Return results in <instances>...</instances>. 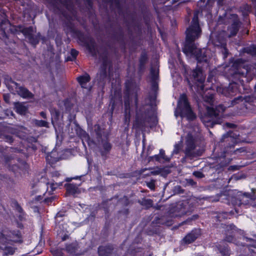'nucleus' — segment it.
Segmentation results:
<instances>
[{
    "label": "nucleus",
    "instance_id": "f257e3e1",
    "mask_svg": "<svg viewBox=\"0 0 256 256\" xmlns=\"http://www.w3.org/2000/svg\"><path fill=\"white\" fill-rule=\"evenodd\" d=\"M62 14L68 20L64 22V27L71 33L72 36L76 38L80 45L86 47L92 56H96L98 50L94 40L90 36L86 34L83 32L76 28L74 24L72 21V16L66 12H63Z\"/></svg>",
    "mask_w": 256,
    "mask_h": 256
},
{
    "label": "nucleus",
    "instance_id": "f03ea898",
    "mask_svg": "<svg viewBox=\"0 0 256 256\" xmlns=\"http://www.w3.org/2000/svg\"><path fill=\"white\" fill-rule=\"evenodd\" d=\"M240 134L238 131L230 130L223 134L220 144L224 146L222 158H226L229 154H237L245 151L244 148L234 149L235 145L240 140Z\"/></svg>",
    "mask_w": 256,
    "mask_h": 256
},
{
    "label": "nucleus",
    "instance_id": "7ed1b4c3",
    "mask_svg": "<svg viewBox=\"0 0 256 256\" xmlns=\"http://www.w3.org/2000/svg\"><path fill=\"white\" fill-rule=\"evenodd\" d=\"M196 40L185 38L182 52L187 56L194 58L198 63H208L209 58L205 52L198 48Z\"/></svg>",
    "mask_w": 256,
    "mask_h": 256
},
{
    "label": "nucleus",
    "instance_id": "20e7f679",
    "mask_svg": "<svg viewBox=\"0 0 256 256\" xmlns=\"http://www.w3.org/2000/svg\"><path fill=\"white\" fill-rule=\"evenodd\" d=\"M218 22L219 24L221 22L226 24L228 22L229 24L225 32L226 35L228 38L236 36L242 24L238 15L236 14H230L226 21V18L223 19L220 16L218 18Z\"/></svg>",
    "mask_w": 256,
    "mask_h": 256
},
{
    "label": "nucleus",
    "instance_id": "39448f33",
    "mask_svg": "<svg viewBox=\"0 0 256 256\" xmlns=\"http://www.w3.org/2000/svg\"><path fill=\"white\" fill-rule=\"evenodd\" d=\"M177 108L178 114L182 118L186 117L188 120L192 121L196 118V114L192 110L187 96L185 94L180 95L178 102Z\"/></svg>",
    "mask_w": 256,
    "mask_h": 256
},
{
    "label": "nucleus",
    "instance_id": "423d86ee",
    "mask_svg": "<svg viewBox=\"0 0 256 256\" xmlns=\"http://www.w3.org/2000/svg\"><path fill=\"white\" fill-rule=\"evenodd\" d=\"M202 33V30L200 26L198 16L197 14H194L190 25L185 32V38L196 40L200 37Z\"/></svg>",
    "mask_w": 256,
    "mask_h": 256
},
{
    "label": "nucleus",
    "instance_id": "0eeeda50",
    "mask_svg": "<svg viewBox=\"0 0 256 256\" xmlns=\"http://www.w3.org/2000/svg\"><path fill=\"white\" fill-rule=\"evenodd\" d=\"M256 190L252 189L251 192H238L236 194L238 205H248L256 200Z\"/></svg>",
    "mask_w": 256,
    "mask_h": 256
},
{
    "label": "nucleus",
    "instance_id": "6e6552de",
    "mask_svg": "<svg viewBox=\"0 0 256 256\" xmlns=\"http://www.w3.org/2000/svg\"><path fill=\"white\" fill-rule=\"evenodd\" d=\"M150 118V116L146 118V112H142L141 108H139L136 111V118L134 122V128L136 130H144L146 128V123H149Z\"/></svg>",
    "mask_w": 256,
    "mask_h": 256
},
{
    "label": "nucleus",
    "instance_id": "1a4fd4ad",
    "mask_svg": "<svg viewBox=\"0 0 256 256\" xmlns=\"http://www.w3.org/2000/svg\"><path fill=\"white\" fill-rule=\"evenodd\" d=\"M30 166L25 161L20 158L18 160L17 163L9 166V170L12 172L16 176L24 175L28 174Z\"/></svg>",
    "mask_w": 256,
    "mask_h": 256
},
{
    "label": "nucleus",
    "instance_id": "9d476101",
    "mask_svg": "<svg viewBox=\"0 0 256 256\" xmlns=\"http://www.w3.org/2000/svg\"><path fill=\"white\" fill-rule=\"evenodd\" d=\"M226 106L222 104H220L215 108L208 106L206 108V114L210 118H216V120L212 122V124H217L220 123V114H222L226 109Z\"/></svg>",
    "mask_w": 256,
    "mask_h": 256
},
{
    "label": "nucleus",
    "instance_id": "9b49d317",
    "mask_svg": "<svg viewBox=\"0 0 256 256\" xmlns=\"http://www.w3.org/2000/svg\"><path fill=\"white\" fill-rule=\"evenodd\" d=\"M12 34L14 35L22 34L23 35L28 38L34 32V30L32 26L25 27L22 25L12 26L10 28Z\"/></svg>",
    "mask_w": 256,
    "mask_h": 256
},
{
    "label": "nucleus",
    "instance_id": "f8f14e48",
    "mask_svg": "<svg viewBox=\"0 0 256 256\" xmlns=\"http://www.w3.org/2000/svg\"><path fill=\"white\" fill-rule=\"evenodd\" d=\"M98 256H116L117 250L114 244H107L100 246L98 248Z\"/></svg>",
    "mask_w": 256,
    "mask_h": 256
},
{
    "label": "nucleus",
    "instance_id": "ddd939ff",
    "mask_svg": "<svg viewBox=\"0 0 256 256\" xmlns=\"http://www.w3.org/2000/svg\"><path fill=\"white\" fill-rule=\"evenodd\" d=\"M238 90V84L235 82L230 83L228 86H221L217 88L218 92L226 97H231L234 96Z\"/></svg>",
    "mask_w": 256,
    "mask_h": 256
},
{
    "label": "nucleus",
    "instance_id": "4468645a",
    "mask_svg": "<svg viewBox=\"0 0 256 256\" xmlns=\"http://www.w3.org/2000/svg\"><path fill=\"white\" fill-rule=\"evenodd\" d=\"M98 142L100 144L98 148L100 155L102 158H106L112 149V144L110 143L109 138L102 139Z\"/></svg>",
    "mask_w": 256,
    "mask_h": 256
},
{
    "label": "nucleus",
    "instance_id": "2eb2a0df",
    "mask_svg": "<svg viewBox=\"0 0 256 256\" xmlns=\"http://www.w3.org/2000/svg\"><path fill=\"white\" fill-rule=\"evenodd\" d=\"M196 147L195 140L192 136H189L186 140L185 154L187 157L194 158L200 154L194 152Z\"/></svg>",
    "mask_w": 256,
    "mask_h": 256
},
{
    "label": "nucleus",
    "instance_id": "dca6fc26",
    "mask_svg": "<svg viewBox=\"0 0 256 256\" xmlns=\"http://www.w3.org/2000/svg\"><path fill=\"white\" fill-rule=\"evenodd\" d=\"M10 24V22L6 18H4L0 22V33L2 34V39L6 45L13 42V40L9 38V36L6 32L7 26Z\"/></svg>",
    "mask_w": 256,
    "mask_h": 256
},
{
    "label": "nucleus",
    "instance_id": "f3484780",
    "mask_svg": "<svg viewBox=\"0 0 256 256\" xmlns=\"http://www.w3.org/2000/svg\"><path fill=\"white\" fill-rule=\"evenodd\" d=\"M148 62V52L144 50H142L138 58V73L142 75L144 72L146 68V64Z\"/></svg>",
    "mask_w": 256,
    "mask_h": 256
},
{
    "label": "nucleus",
    "instance_id": "a211bd4d",
    "mask_svg": "<svg viewBox=\"0 0 256 256\" xmlns=\"http://www.w3.org/2000/svg\"><path fill=\"white\" fill-rule=\"evenodd\" d=\"M201 234V229L194 228L183 238V242L187 244H192L200 236Z\"/></svg>",
    "mask_w": 256,
    "mask_h": 256
},
{
    "label": "nucleus",
    "instance_id": "6ab92c4d",
    "mask_svg": "<svg viewBox=\"0 0 256 256\" xmlns=\"http://www.w3.org/2000/svg\"><path fill=\"white\" fill-rule=\"evenodd\" d=\"M188 204L186 200L178 202L174 208V212L178 213L176 216H181L186 214L189 212Z\"/></svg>",
    "mask_w": 256,
    "mask_h": 256
},
{
    "label": "nucleus",
    "instance_id": "aec40b11",
    "mask_svg": "<svg viewBox=\"0 0 256 256\" xmlns=\"http://www.w3.org/2000/svg\"><path fill=\"white\" fill-rule=\"evenodd\" d=\"M94 128L98 142H100V140L103 139L102 136H104V138H109V132H106L104 128L102 127L100 124H94Z\"/></svg>",
    "mask_w": 256,
    "mask_h": 256
},
{
    "label": "nucleus",
    "instance_id": "412c9836",
    "mask_svg": "<svg viewBox=\"0 0 256 256\" xmlns=\"http://www.w3.org/2000/svg\"><path fill=\"white\" fill-rule=\"evenodd\" d=\"M118 32H114L112 35V38L118 42L122 46L125 48L124 34L122 28L119 26Z\"/></svg>",
    "mask_w": 256,
    "mask_h": 256
},
{
    "label": "nucleus",
    "instance_id": "4be33fe9",
    "mask_svg": "<svg viewBox=\"0 0 256 256\" xmlns=\"http://www.w3.org/2000/svg\"><path fill=\"white\" fill-rule=\"evenodd\" d=\"M198 10L200 12H204L206 14H210L211 12L212 6L210 4L209 0L206 2V0H200L198 2Z\"/></svg>",
    "mask_w": 256,
    "mask_h": 256
},
{
    "label": "nucleus",
    "instance_id": "5701e85b",
    "mask_svg": "<svg viewBox=\"0 0 256 256\" xmlns=\"http://www.w3.org/2000/svg\"><path fill=\"white\" fill-rule=\"evenodd\" d=\"M8 240L14 242L22 243V238L21 232L18 230L10 231L8 234Z\"/></svg>",
    "mask_w": 256,
    "mask_h": 256
},
{
    "label": "nucleus",
    "instance_id": "b1692460",
    "mask_svg": "<svg viewBox=\"0 0 256 256\" xmlns=\"http://www.w3.org/2000/svg\"><path fill=\"white\" fill-rule=\"evenodd\" d=\"M118 102H122V97L120 90H116L114 91V95L112 96L110 100V104H111V110L112 112L115 108Z\"/></svg>",
    "mask_w": 256,
    "mask_h": 256
},
{
    "label": "nucleus",
    "instance_id": "393cba45",
    "mask_svg": "<svg viewBox=\"0 0 256 256\" xmlns=\"http://www.w3.org/2000/svg\"><path fill=\"white\" fill-rule=\"evenodd\" d=\"M76 80L82 88H86V84L90 81L91 78L88 73L85 72L84 74L78 76Z\"/></svg>",
    "mask_w": 256,
    "mask_h": 256
},
{
    "label": "nucleus",
    "instance_id": "a878e982",
    "mask_svg": "<svg viewBox=\"0 0 256 256\" xmlns=\"http://www.w3.org/2000/svg\"><path fill=\"white\" fill-rule=\"evenodd\" d=\"M79 248L78 244L76 242L67 244L66 246V251L70 254L76 256L80 255V254L77 252Z\"/></svg>",
    "mask_w": 256,
    "mask_h": 256
},
{
    "label": "nucleus",
    "instance_id": "bb28decb",
    "mask_svg": "<svg viewBox=\"0 0 256 256\" xmlns=\"http://www.w3.org/2000/svg\"><path fill=\"white\" fill-rule=\"evenodd\" d=\"M11 206L18 212L20 214V216H18L19 219L20 220H22L25 215V212L22 207L18 204V202L16 200H12Z\"/></svg>",
    "mask_w": 256,
    "mask_h": 256
},
{
    "label": "nucleus",
    "instance_id": "cd10ccee",
    "mask_svg": "<svg viewBox=\"0 0 256 256\" xmlns=\"http://www.w3.org/2000/svg\"><path fill=\"white\" fill-rule=\"evenodd\" d=\"M192 76L194 80L202 84L204 82V78L202 75V70L200 68H196L192 72Z\"/></svg>",
    "mask_w": 256,
    "mask_h": 256
},
{
    "label": "nucleus",
    "instance_id": "c85d7f7f",
    "mask_svg": "<svg viewBox=\"0 0 256 256\" xmlns=\"http://www.w3.org/2000/svg\"><path fill=\"white\" fill-rule=\"evenodd\" d=\"M76 132L82 140H84L88 143V141L90 140L89 134L79 126H78L76 128Z\"/></svg>",
    "mask_w": 256,
    "mask_h": 256
},
{
    "label": "nucleus",
    "instance_id": "c756f323",
    "mask_svg": "<svg viewBox=\"0 0 256 256\" xmlns=\"http://www.w3.org/2000/svg\"><path fill=\"white\" fill-rule=\"evenodd\" d=\"M66 192L68 194L74 195L78 192V186L76 184L66 183L64 184Z\"/></svg>",
    "mask_w": 256,
    "mask_h": 256
},
{
    "label": "nucleus",
    "instance_id": "7c9ffc66",
    "mask_svg": "<svg viewBox=\"0 0 256 256\" xmlns=\"http://www.w3.org/2000/svg\"><path fill=\"white\" fill-rule=\"evenodd\" d=\"M138 202L142 206L144 207V209L148 210L153 206L154 202L152 199L142 198V200H138Z\"/></svg>",
    "mask_w": 256,
    "mask_h": 256
},
{
    "label": "nucleus",
    "instance_id": "2f4dec72",
    "mask_svg": "<svg viewBox=\"0 0 256 256\" xmlns=\"http://www.w3.org/2000/svg\"><path fill=\"white\" fill-rule=\"evenodd\" d=\"M41 34L38 32L36 35L34 33L28 38V42L34 47H36L38 44L40 39Z\"/></svg>",
    "mask_w": 256,
    "mask_h": 256
},
{
    "label": "nucleus",
    "instance_id": "473e14b6",
    "mask_svg": "<svg viewBox=\"0 0 256 256\" xmlns=\"http://www.w3.org/2000/svg\"><path fill=\"white\" fill-rule=\"evenodd\" d=\"M16 112L21 115L25 114L28 110L27 106L21 102H16L14 104Z\"/></svg>",
    "mask_w": 256,
    "mask_h": 256
},
{
    "label": "nucleus",
    "instance_id": "72a5a7b5",
    "mask_svg": "<svg viewBox=\"0 0 256 256\" xmlns=\"http://www.w3.org/2000/svg\"><path fill=\"white\" fill-rule=\"evenodd\" d=\"M134 82L132 80H128L124 83V94L127 97H130Z\"/></svg>",
    "mask_w": 256,
    "mask_h": 256
},
{
    "label": "nucleus",
    "instance_id": "f704fd0d",
    "mask_svg": "<svg viewBox=\"0 0 256 256\" xmlns=\"http://www.w3.org/2000/svg\"><path fill=\"white\" fill-rule=\"evenodd\" d=\"M242 52L252 56H256V44H251L250 46L244 47Z\"/></svg>",
    "mask_w": 256,
    "mask_h": 256
},
{
    "label": "nucleus",
    "instance_id": "c9c22d12",
    "mask_svg": "<svg viewBox=\"0 0 256 256\" xmlns=\"http://www.w3.org/2000/svg\"><path fill=\"white\" fill-rule=\"evenodd\" d=\"M240 10L243 17L246 18L251 12L252 7L248 4H244L240 6Z\"/></svg>",
    "mask_w": 256,
    "mask_h": 256
},
{
    "label": "nucleus",
    "instance_id": "e433bc0d",
    "mask_svg": "<svg viewBox=\"0 0 256 256\" xmlns=\"http://www.w3.org/2000/svg\"><path fill=\"white\" fill-rule=\"evenodd\" d=\"M47 190L50 193H52L58 188L62 186V182H48L46 183Z\"/></svg>",
    "mask_w": 256,
    "mask_h": 256
},
{
    "label": "nucleus",
    "instance_id": "4c0bfd02",
    "mask_svg": "<svg viewBox=\"0 0 256 256\" xmlns=\"http://www.w3.org/2000/svg\"><path fill=\"white\" fill-rule=\"evenodd\" d=\"M20 93L24 98H32L34 96L33 94L28 88L22 86L20 88Z\"/></svg>",
    "mask_w": 256,
    "mask_h": 256
},
{
    "label": "nucleus",
    "instance_id": "58836bf2",
    "mask_svg": "<svg viewBox=\"0 0 256 256\" xmlns=\"http://www.w3.org/2000/svg\"><path fill=\"white\" fill-rule=\"evenodd\" d=\"M27 152L25 154V156L28 158L32 153L35 152L37 149V146L32 143H30L26 146Z\"/></svg>",
    "mask_w": 256,
    "mask_h": 256
},
{
    "label": "nucleus",
    "instance_id": "ea45409f",
    "mask_svg": "<svg viewBox=\"0 0 256 256\" xmlns=\"http://www.w3.org/2000/svg\"><path fill=\"white\" fill-rule=\"evenodd\" d=\"M218 250L222 256H230V249L228 248V245H220L218 247Z\"/></svg>",
    "mask_w": 256,
    "mask_h": 256
},
{
    "label": "nucleus",
    "instance_id": "a19ab883",
    "mask_svg": "<svg viewBox=\"0 0 256 256\" xmlns=\"http://www.w3.org/2000/svg\"><path fill=\"white\" fill-rule=\"evenodd\" d=\"M108 64L110 66H112V62L108 60L107 54H106L102 56V63L100 68L107 70Z\"/></svg>",
    "mask_w": 256,
    "mask_h": 256
},
{
    "label": "nucleus",
    "instance_id": "79ce46f5",
    "mask_svg": "<svg viewBox=\"0 0 256 256\" xmlns=\"http://www.w3.org/2000/svg\"><path fill=\"white\" fill-rule=\"evenodd\" d=\"M98 80L100 82H104L107 77V70L100 68L98 74Z\"/></svg>",
    "mask_w": 256,
    "mask_h": 256
},
{
    "label": "nucleus",
    "instance_id": "37998d69",
    "mask_svg": "<svg viewBox=\"0 0 256 256\" xmlns=\"http://www.w3.org/2000/svg\"><path fill=\"white\" fill-rule=\"evenodd\" d=\"M151 81L158 80L159 78V72L152 67L150 70Z\"/></svg>",
    "mask_w": 256,
    "mask_h": 256
},
{
    "label": "nucleus",
    "instance_id": "c03bdc74",
    "mask_svg": "<svg viewBox=\"0 0 256 256\" xmlns=\"http://www.w3.org/2000/svg\"><path fill=\"white\" fill-rule=\"evenodd\" d=\"M1 181L6 182L8 184H12V185L14 184V180L9 177L7 174H0V182Z\"/></svg>",
    "mask_w": 256,
    "mask_h": 256
},
{
    "label": "nucleus",
    "instance_id": "a18cd8bd",
    "mask_svg": "<svg viewBox=\"0 0 256 256\" xmlns=\"http://www.w3.org/2000/svg\"><path fill=\"white\" fill-rule=\"evenodd\" d=\"M70 54L72 58L70 56H68L66 58L67 61H73L76 60V57L78 54V52L74 48H72L70 50Z\"/></svg>",
    "mask_w": 256,
    "mask_h": 256
},
{
    "label": "nucleus",
    "instance_id": "49530a36",
    "mask_svg": "<svg viewBox=\"0 0 256 256\" xmlns=\"http://www.w3.org/2000/svg\"><path fill=\"white\" fill-rule=\"evenodd\" d=\"M228 216L226 212H218L216 216V218L217 222H220L224 220L227 219Z\"/></svg>",
    "mask_w": 256,
    "mask_h": 256
},
{
    "label": "nucleus",
    "instance_id": "de8ad7c7",
    "mask_svg": "<svg viewBox=\"0 0 256 256\" xmlns=\"http://www.w3.org/2000/svg\"><path fill=\"white\" fill-rule=\"evenodd\" d=\"M113 4H114L116 8L118 10V14L122 15V6L120 0H113Z\"/></svg>",
    "mask_w": 256,
    "mask_h": 256
},
{
    "label": "nucleus",
    "instance_id": "09e8293b",
    "mask_svg": "<svg viewBox=\"0 0 256 256\" xmlns=\"http://www.w3.org/2000/svg\"><path fill=\"white\" fill-rule=\"evenodd\" d=\"M118 201L123 206H128L130 203L129 198L126 196L120 198Z\"/></svg>",
    "mask_w": 256,
    "mask_h": 256
},
{
    "label": "nucleus",
    "instance_id": "8fccbe9b",
    "mask_svg": "<svg viewBox=\"0 0 256 256\" xmlns=\"http://www.w3.org/2000/svg\"><path fill=\"white\" fill-rule=\"evenodd\" d=\"M34 123L36 126H39V127H46V128L48 127V122L44 120H34Z\"/></svg>",
    "mask_w": 256,
    "mask_h": 256
},
{
    "label": "nucleus",
    "instance_id": "3c124183",
    "mask_svg": "<svg viewBox=\"0 0 256 256\" xmlns=\"http://www.w3.org/2000/svg\"><path fill=\"white\" fill-rule=\"evenodd\" d=\"M51 115L52 119H54L56 121H57L60 118V112L58 110L54 108L51 111Z\"/></svg>",
    "mask_w": 256,
    "mask_h": 256
},
{
    "label": "nucleus",
    "instance_id": "603ef678",
    "mask_svg": "<svg viewBox=\"0 0 256 256\" xmlns=\"http://www.w3.org/2000/svg\"><path fill=\"white\" fill-rule=\"evenodd\" d=\"M124 122H129L130 118V108H124Z\"/></svg>",
    "mask_w": 256,
    "mask_h": 256
},
{
    "label": "nucleus",
    "instance_id": "864d4df0",
    "mask_svg": "<svg viewBox=\"0 0 256 256\" xmlns=\"http://www.w3.org/2000/svg\"><path fill=\"white\" fill-rule=\"evenodd\" d=\"M221 48H223L222 53L224 54V58H227L228 54V50L226 48V42H221Z\"/></svg>",
    "mask_w": 256,
    "mask_h": 256
},
{
    "label": "nucleus",
    "instance_id": "5fc2aeb1",
    "mask_svg": "<svg viewBox=\"0 0 256 256\" xmlns=\"http://www.w3.org/2000/svg\"><path fill=\"white\" fill-rule=\"evenodd\" d=\"M158 154L160 155V158L161 159H163L166 162H169L170 161V158L166 156L165 152L163 149H160V153Z\"/></svg>",
    "mask_w": 256,
    "mask_h": 256
},
{
    "label": "nucleus",
    "instance_id": "6e6d98bb",
    "mask_svg": "<svg viewBox=\"0 0 256 256\" xmlns=\"http://www.w3.org/2000/svg\"><path fill=\"white\" fill-rule=\"evenodd\" d=\"M2 138L6 142H7L10 144H12L14 142L13 136L11 135L4 134L2 136Z\"/></svg>",
    "mask_w": 256,
    "mask_h": 256
},
{
    "label": "nucleus",
    "instance_id": "4d7b16f0",
    "mask_svg": "<svg viewBox=\"0 0 256 256\" xmlns=\"http://www.w3.org/2000/svg\"><path fill=\"white\" fill-rule=\"evenodd\" d=\"M151 87L152 90L156 93L158 89V80L151 81Z\"/></svg>",
    "mask_w": 256,
    "mask_h": 256
},
{
    "label": "nucleus",
    "instance_id": "13d9d810",
    "mask_svg": "<svg viewBox=\"0 0 256 256\" xmlns=\"http://www.w3.org/2000/svg\"><path fill=\"white\" fill-rule=\"evenodd\" d=\"M130 97H127L124 95V108H130Z\"/></svg>",
    "mask_w": 256,
    "mask_h": 256
},
{
    "label": "nucleus",
    "instance_id": "bf43d9fd",
    "mask_svg": "<svg viewBox=\"0 0 256 256\" xmlns=\"http://www.w3.org/2000/svg\"><path fill=\"white\" fill-rule=\"evenodd\" d=\"M130 18H131V20H132V23H134V26L140 29V24H136L135 22V21H136V15H135V14L134 12L130 13Z\"/></svg>",
    "mask_w": 256,
    "mask_h": 256
},
{
    "label": "nucleus",
    "instance_id": "052dcab7",
    "mask_svg": "<svg viewBox=\"0 0 256 256\" xmlns=\"http://www.w3.org/2000/svg\"><path fill=\"white\" fill-rule=\"evenodd\" d=\"M160 156L159 154H155L153 156H150L148 158V162H160Z\"/></svg>",
    "mask_w": 256,
    "mask_h": 256
},
{
    "label": "nucleus",
    "instance_id": "680f3d73",
    "mask_svg": "<svg viewBox=\"0 0 256 256\" xmlns=\"http://www.w3.org/2000/svg\"><path fill=\"white\" fill-rule=\"evenodd\" d=\"M84 4L87 6L88 10H90L93 7V2L92 0H84Z\"/></svg>",
    "mask_w": 256,
    "mask_h": 256
},
{
    "label": "nucleus",
    "instance_id": "e2e57ef3",
    "mask_svg": "<svg viewBox=\"0 0 256 256\" xmlns=\"http://www.w3.org/2000/svg\"><path fill=\"white\" fill-rule=\"evenodd\" d=\"M51 252L54 256H64L62 252L58 249L51 250Z\"/></svg>",
    "mask_w": 256,
    "mask_h": 256
},
{
    "label": "nucleus",
    "instance_id": "0e129e2a",
    "mask_svg": "<svg viewBox=\"0 0 256 256\" xmlns=\"http://www.w3.org/2000/svg\"><path fill=\"white\" fill-rule=\"evenodd\" d=\"M6 252L7 254L12 255L14 252V248L12 246H6L5 248Z\"/></svg>",
    "mask_w": 256,
    "mask_h": 256
},
{
    "label": "nucleus",
    "instance_id": "69168bd1",
    "mask_svg": "<svg viewBox=\"0 0 256 256\" xmlns=\"http://www.w3.org/2000/svg\"><path fill=\"white\" fill-rule=\"evenodd\" d=\"M146 185L151 190H154L155 189V182L154 180H152L150 182H148Z\"/></svg>",
    "mask_w": 256,
    "mask_h": 256
},
{
    "label": "nucleus",
    "instance_id": "338daca9",
    "mask_svg": "<svg viewBox=\"0 0 256 256\" xmlns=\"http://www.w3.org/2000/svg\"><path fill=\"white\" fill-rule=\"evenodd\" d=\"M110 224L109 223H107L106 222L102 230V232L104 234H106L108 231V230L110 228Z\"/></svg>",
    "mask_w": 256,
    "mask_h": 256
},
{
    "label": "nucleus",
    "instance_id": "774afa93",
    "mask_svg": "<svg viewBox=\"0 0 256 256\" xmlns=\"http://www.w3.org/2000/svg\"><path fill=\"white\" fill-rule=\"evenodd\" d=\"M46 2L54 8L56 7V0H45Z\"/></svg>",
    "mask_w": 256,
    "mask_h": 256
}]
</instances>
